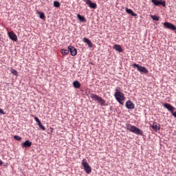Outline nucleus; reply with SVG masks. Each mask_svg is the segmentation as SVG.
I'll return each instance as SVG.
<instances>
[{
    "label": "nucleus",
    "mask_w": 176,
    "mask_h": 176,
    "mask_svg": "<svg viewBox=\"0 0 176 176\" xmlns=\"http://www.w3.org/2000/svg\"><path fill=\"white\" fill-rule=\"evenodd\" d=\"M11 72L13 74V75H17V70L14 69H12Z\"/></svg>",
    "instance_id": "obj_26"
},
{
    "label": "nucleus",
    "mask_w": 176,
    "mask_h": 176,
    "mask_svg": "<svg viewBox=\"0 0 176 176\" xmlns=\"http://www.w3.org/2000/svg\"><path fill=\"white\" fill-rule=\"evenodd\" d=\"M164 27H166V28H168V30H172V31H175V30H176L175 25H174L173 24H172L170 23L165 22V23H164Z\"/></svg>",
    "instance_id": "obj_8"
},
{
    "label": "nucleus",
    "mask_w": 176,
    "mask_h": 176,
    "mask_svg": "<svg viewBox=\"0 0 176 176\" xmlns=\"http://www.w3.org/2000/svg\"><path fill=\"white\" fill-rule=\"evenodd\" d=\"M151 19H153V20H154L155 21H159V16H156V15H151Z\"/></svg>",
    "instance_id": "obj_22"
},
{
    "label": "nucleus",
    "mask_w": 176,
    "mask_h": 176,
    "mask_svg": "<svg viewBox=\"0 0 176 176\" xmlns=\"http://www.w3.org/2000/svg\"><path fill=\"white\" fill-rule=\"evenodd\" d=\"M113 48L115 49V50L119 52L120 53H122V52H123V50L122 49V46H120V45L116 44L114 45Z\"/></svg>",
    "instance_id": "obj_15"
},
{
    "label": "nucleus",
    "mask_w": 176,
    "mask_h": 176,
    "mask_svg": "<svg viewBox=\"0 0 176 176\" xmlns=\"http://www.w3.org/2000/svg\"><path fill=\"white\" fill-rule=\"evenodd\" d=\"M73 86L75 87V89H79L80 88V82L79 81L76 80L73 82Z\"/></svg>",
    "instance_id": "obj_17"
},
{
    "label": "nucleus",
    "mask_w": 176,
    "mask_h": 176,
    "mask_svg": "<svg viewBox=\"0 0 176 176\" xmlns=\"http://www.w3.org/2000/svg\"><path fill=\"white\" fill-rule=\"evenodd\" d=\"M8 35L11 41H14V42H17V35H16L14 32H8Z\"/></svg>",
    "instance_id": "obj_7"
},
{
    "label": "nucleus",
    "mask_w": 176,
    "mask_h": 176,
    "mask_svg": "<svg viewBox=\"0 0 176 176\" xmlns=\"http://www.w3.org/2000/svg\"><path fill=\"white\" fill-rule=\"evenodd\" d=\"M69 52H70L72 56H76L78 54V50L72 45L68 47Z\"/></svg>",
    "instance_id": "obj_10"
},
{
    "label": "nucleus",
    "mask_w": 176,
    "mask_h": 176,
    "mask_svg": "<svg viewBox=\"0 0 176 176\" xmlns=\"http://www.w3.org/2000/svg\"><path fill=\"white\" fill-rule=\"evenodd\" d=\"M133 67H136L138 71H139V72H142V74H148V72H149L146 67L140 66L139 64L134 63Z\"/></svg>",
    "instance_id": "obj_5"
},
{
    "label": "nucleus",
    "mask_w": 176,
    "mask_h": 176,
    "mask_svg": "<svg viewBox=\"0 0 176 176\" xmlns=\"http://www.w3.org/2000/svg\"><path fill=\"white\" fill-rule=\"evenodd\" d=\"M115 94L114 97L117 101L121 104V105H123L124 102L123 100H124V94L122 92H120V88L117 87L115 89Z\"/></svg>",
    "instance_id": "obj_1"
},
{
    "label": "nucleus",
    "mask_w": 176,
    "mask_h": 176,
    "mask_svg": "<svg viewBox=\"0 0 176 176\" xmlns=\"http://www.w3.org/2000/svg\"><path fill=\"white\" fill-rule=\"evenodd\" d=\"M83 42H85V43H87L89 47H93V43H91L89 38H84Z\"/></svg>",
    "instance_id": "obj_14"
},
{
    "label": "nucleus",
    "mask_w": 176,
    "mask_h": 176,
    "mask_svg": "<svg viewBox=\"0 0 176 176\" xmlns=\"http://www.w3.org/2000/svg\"><path fill=\"white\" fill-rule=\"evenodd\" d=\"M60 53L63 56H67V54H69V50H62Z\"/></svg>",
    "instance_id": "obj_20"
},
{
    "label": "nucleus",
    "mask_w": 176,
    "mask_h": 176,
    "mask_svg": "<svg viewBox=\"0 0 176 176\" xmlns=\"http://www.w3.org/2000/svg\"><path fill=\"white\" fill-rule=\"evenodd\" d=\"M151 2L154 3L155 6H163L164 8H166V1L164 0H151Z\"/></svg>",
    "instance_id": "obj_6"
},
{
    "label": "nucleus",
    "mask_w": 176,
    "mask_h": 176,
    "mask_svg": "<svg viewBox=\"0 0 176 176\" xmlns=\"http://www.w3.org/2000/svg\"><path fill=\"white\" fill-rule=\"evenodd\" d=\"M90 98L92 100H94V101H97L98 102H99L100 104V105H102V106L105 105V100H104V99H102V98L100 97L97 94H91Z\"/></svg>",
    "instance_id": "obj_3"
},
{
    "label": "nucleus",
    "mask_w": 176,
    "mask_h": 176,
    "mask_svg": "<svg viewBox=\"0 0 176 176\" xmlns=\"http://www.w3.org/2000/svg\"><path fill=\"white\" fill-rule=\"evenodd\" d=\"M14 140H16V141H21V137L15 135L14 136Z\"/></svg>",
    "instance_id": "obj_25"
},
{
    "label": "nucleus",
    "mask_w": 176,
    "mask_h": 176,
    "mask_svg": "<svg viewBox=\"0 0 176 176\" xmlns=\"http://www.w3.org/2000/svg\"><path fill=\"white\" fill-rule=\"evenodd\" d=\"M34 120H36V122H37L38 124H39V123H41V120H39V118H38V117H34Z\"/></svg>",
    "instance_id": "obj_27"
},
{
    "label": "nucleus",
    "mask_w": 176,
    "mask_h": 176,
    "mask_svg": "<svg viewBox=\"0 0 176 176\" xmlns=\"http://www.w3.org/2000/svg\"><path fill=\"white\" fill-rule=\"evenodd\" d=\"M38 126L40 127V129H41V130H43V131H45V130H46V127H45V126L42 124V122H39L38 124Z\"/></svg>",
    "instance_id": "obj_21"
},
{
    "label": "nucleus",
    "mask_w": 176,
    "mask_h": 176,
    "mask_svg": "<svg viewBox=\"0 0 176 176\" xmlns=\"http://www.w3.org/2000/svg\"><path fill=\"white\" fill-rule=\"evenodd\" d=\"M77 17L80 20V21H81L82 23L86 21V18H85V16H82L79 14H77Z\"/></svg>",
    "instance_id": "obj_19"
},
{
    "label": "nucleus",
    "mask_w": 176,
    "mask_h": 176,
    "mask_svg": "<svg viewBox=\"0 0 176 176\" xmlns=\"http://www.w3.org/2000/svg\"><path fill=\"white\" fill-rule=\"evenodd\" d=\"M82 166L84 167V170L87 174H90V173H91V167H90V165H89V163H87L86 159L82 160Z\"/></svg>",
    "instance_id": "obj_4"
},
{
    "label": "nucleus",
    "mask_w": 176,
    "mask_h": 176,
    "mask_svg": "<svg viewBox=\"0 0 176 176\" xmlns=\"http://www.w3.org/2000/svg\"><path fill=\"white\" fill-rule=\"evenodd\" d=\"M163 105L165 108H166L168 110H169L170 112H173L174 109H175V108H174V107H173L171 104H170L168 103H164V104H163Z\"/></svg>",
    "instance_id": "obj_12"
},
{
    "label": "nucleus",
    "mask_w": 176,
    "mask_h": 176,
    "mask_svg": "<svg viewBox=\"0 0 176 176\" xmlns=\"http://www.w3.org/2000/svg\"><path fill=\"white\" fill-rule=\"evenodd\" d=\"M151 129H153V130H154V131H157V130H159L160 129V126H159V125H157V124L154 123L153 124L151 125Z\"/></svg>",
    "instance_id": "obj_16"
},
{
    "label": "nucleus",
    "mask_w": 176,
    "mask_h": 176,
    "mask_svg": "<svg viewBox=\"0 0 176 176\" xmlns=\"http://www.w3.org/2000/svg\"><path fill=\"white\" fill-rule=\"evenodd\" d=\"M85 2L91 9H97V3H93L90 0H85Z\"/></svg>",
    "instance_id": "obj_9"
},
{
    "label": "nucleus",
    "mask_w": 176,
    "mask_h": 176,
    "mask_svg": "<svg viewBox=\"0 0 176 176\" xmlns=\"http://www.w3.org/2000/svg\"><path fill=\"white\" fill-rule=\"evenodd\" d=\"M126 12L129 14H131V16H137V14L134 13V12L131 9L126 8Z\"/></svg>",
    "instance_id": "obj_18"
},
{
    "label": "nucleus",
    "mask_w": 176,
    "mask_h": 176,
    "mask_svg": "<svg viewBox=\"0 0 176 176\" xmlns=\"http://www.w3.org/2000/svg\"><path fill=\"white\" fill-rule=\"evenodd\" d=\"M3 164V162L0 160V166H2Z\"/></svg>",
    "instance_id": "obj_30"
},
{
    "label": "nucleus",
    "mask_w": 176,
    "mask_h": 176,
    "mask_svg": "<svg viewBox=\"0 0 176 176\" xmlns=\"http://www.w3.org/2000/svg\"><path fill=\"white\" fill-rule=\"evenodd\" d=\"M60 2H58V1H54V6L55 8H60Z\"/></svg>",
    "instance_id": "obj_24"
},
{
    "label": "nucleus",
    "mask_w": 176,
    "mask_h": 176,
    "mask_svg": "<svg viewBox=\"0 0 176 176\" xmlns=\"http://www.w3.org/2000/svg\"><path fill=\"white\" fill-rule=\"evenodd\" d=\"M126 130L131 131V133H134V134H136L137 135H142V134H144V132L142 131V130L138 129L137 126L134 125L128 124H126Z\"/></svg>",
    "instance_id": "obj_2"
},
{
    "label": "nucleus",
    "mask_w": 176,
    "mask_h": 176,
    "mask_svg": "<svg viewBox=\"0 0 176 176\" xmlns=\"http://www.w3.org/2000/svg\"><path fill=\"white\" fill-rule=\"evenodd\" d=\"M126 107L128 109H134L135 108L134 103H133V102L131 100H127L126 102Z\"/></svg>",
    "instance_id": "obj_11"
},
{
    "label": "nucleus",
    "mask_w": 176,
    "mask_h": 176,
    "mask_svg": "<svg viewBox=\"0 0 176 176\" xmlns=\"http://www.w3.org/2000/svg\"><path fill=\"white\" fill-rule=\"evenodd\" d=\"M172 115H173V116H174L175 118H176V111H175V112H173V111H172Z\"/></svg>",
    "instance_id": "obj_29"
},
{
    "label": "nucleus",
    "mask_w": 176,
    "mask_h": 176,
    "mask_svg": "<svg viewBox=\"0 0 176 176\" xmlns=\"http://www.w3.org/2000/svg\"><path fill=\"white\" fill-rule=\"evenodd\" d=\"M32 145V142L30 140H26L25 142L22 143L21 146L23 148H30Z\"/></svg>",
    "instance_id": "obj_13"
},
{
    "label": "nucleus",
    "mask_w": 176,
    "mask_h": 176,
    "mask_svg": "<svg viewBox=\"0 0 176 176\" xmlns=\"http://www.w3.org/2000/svg\"><path fill=\"white\" fill-rule=\"evenodd\" d=\"M38 14L40 16V19H42L43 20H45L46 19V16H45V14L43 12H38Z\"/></svg>",
    "instance_id": "obj_23"
},
{
    "label": "nucleus",
    "mask_w": 176,
    "mask_h": 176,
    "mask_svg": "<svg viewBox=\"0 0 176 176\" xmlns=\"http://www.w3.org/2000/svg\"><path fill=\"white\" fill-rule=\"evenodd\" d=\"M0 113H1V115H5V111H3V109L0 108Z\"/></svg>",
    "instance_id": "obj_28"
}]
</instances>
